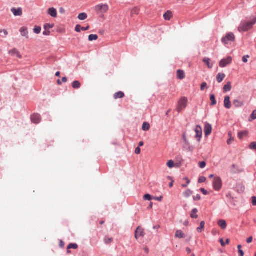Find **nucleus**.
Wrapping results in <instances>:
<instances>
[{"instance_id":"1","label":"nucleus","mask_w":256,"mask_h":256,"mask_svg":"<svg viewBox=\"0 0 256 256\" xmlns=\"http://www.w3.org/2000/svg\"><path fill=\"white\" fill-rule=\"evenodd\" d=\"M256 23V18H254L250 22H242L238 26V30L240 32H246L251 29Z\"/></svg>"},{"instance_id":"2","label":"nucleus","mask_w":256,"mask_h":256,"mask_svg":"<svg viewBox=\"0 0 256 256\" xmlns=\"http://www.w3.org/2000/svg\"><path fill=\"white\" fill-rule=\"evenodd\" d=\"M188 104V98L186 97L181 98L178 103V105L176 110L178 112H180L184 110Z\"/></svg>"},{"instance_id":"3","label":"nucleus","mask_w":256,"mask_h":256,"mask_svg":"<svg viewBox=\"0 0 256 256\" xmlns=\"http://www.w3.org/2000/svg\"><path fill=\"white\" fill-rule=\"evenodd\" d=\"M109 9V6L107 4H100L94 7L95 10L98 14L106 13Z\"/></svg>"},{"instance_id":"4","label":"nucleus","mask_w":256,"mask_h":256,"mask_svg":"<svg viewBox=\"0 0 256 256\" xmlns=\"http://www.w3.org/2000/svg\"><path fill=\"white\" fill-rule=\"evenodd\" d=\"M214 189L216 191H219L222 186V180L220 177H214L212 182Z\"/></svg>"},{"instance_id":"5","label":"nucleus","mask_w":256,"mask_h":256,"mask_svg":"<svg viewBox=\"0 0 256 256\" xmlns=\"http://www.w3.org/2000/svg\"><path fill=\"white\" fill-rule=\"evenodd\" d=\"M235 40V36L232 32L228 33L224 38L222 40V42L225 44L229 43V42H234Z\"/></svg>"},{"instance_id":"6","label":"nucleus","mask_w":256,"mask_h":256,"mask_svg":"<svg viewBox=\"0 0 256 256\" xmlns=\"http://www.w3.org/2000/svg\"><path fill=\"white\" fill-rule=\"evenodd\" d=\"M232 61V58L230 56L222 60L219 63V66L221 68H224L228 64H230Z\"/></svg>"},{"instance_id":"7","label":"nucleus","mask_w":256,"mask_h":256,"mask_svg":"<svg viewBox=\"0 0 256 256\" xmlns=\"http://www.w3.org/2000/svg\"><path fill=\"white\" fill-rule=\"evenodd\" d=\"M194 130L196 134V138L198 142H200L202 136V128L200 126L198 125L196 126Z\"/></svg>"},{"instance_id":"8","label":"nucleus","mask_w":256,"mask_h":256,"mask_svg":"<svg viewBox=\"0 0 256 256\" xmlns=\"http://www.w3.org/2000/svg\"><path fill=\"white\" fill-rule=\"evenodd\" d=\"M144 230L140 226H138L135 232V238L136 239L140 237H143L144 236Z\"/></svg>"},{"instance_id":"9","label":"nucleus","mask_w":256,"mask_h":256,"mask_svg":"<svg viewBox=\"0 0 256 256\" xmlns=\"http://www.w3.org/2000/svg\"><path fill=\"white\" fill-rule=\"evenodd\" d=\"M31 120L34 124H38L41 120L40 116L38 114H34L32 115Z\"/></svg>"},{"instance_id":"10","label":"nucleus","mask_w":256,"mask_h":256,"mask_svg":"<svg viewBox=\"0 0 256 256\" xmlns=\"http://www.w3.org/2000/svg\"><path fill=\"white\" fill-rule=\"evenodd\" d=\"M204 131L206 136H209L212 131V126L210 124L206 123L204 128Z\"/></svg>"},{"instance_id":"11","label":"nucleus","mask_w":256,"mask_h":256,"mask_svg":"<svg viewBox=\"0 0 256 256\" xmlns=\"http://www.w3.org/2000/svg\"><path fill=\"white\" fill-rule=\"evenodd\" d=\"M11 11L14 16H21L22 14V10L21 8H19L17 9L12 8Z\"/></svg>"},{"instance_id":"12","label":"nucleus","mask_w":256,"mask_h":256,"mask_svg":"<svg viewBox=\"0 0 256 256\" xmlns=\"http://www.w3.org/2000/svg\"><path fill=\"white\" fill-rule=\"evenodd\" d=\"M231 102L230 101V98L229 96H226L224 97V106L230 109L231 108Z\"/></svg>"},{"instance_id":"13","label":"nucleus","mask_w":256,"mask_h":256,"mask_svg":"<svg viewBox=\"0 0 256 256\" xmlns=\"http://www.w3.org/2000/svg\"><path fill=\"white\" fill-rule=\"evenodd\" d=\"M20 32L21 34V35L22 36L26 37V38H28V28L26 27H22L20 29Z\"/></svg>"},{"instance_id":"14","label":"nucleus","mask_w":256,"mask_h":256,"mask_svg":"<svg viewBox=\"0 0 256 256\" xmlns=\"http://www.w3.org/2000/svg\"><path fill=\"white\" fill-rule=\"evenodd\" d=\"M9 54L14 56H16L20 58H22V56L16 48L9 51Z\"/></svg>"},{"instance_id":"15","label":"nucleus","mask_w":256,"mask_h":256,"mask_svg":"<svg viewBox=\"0 0 256 256\" xmlns=\"http://www.w3.org/2000/svg\"><path fill=\"white\" fill-rule=\"evenodd\" d=\"M48 14L53 18H56L57 16V11L56 9L54 8H50L48 10Z\"/></svg>"},{"instance_id":"16","label":"nucleus","mask_w":256,"mask_h":256,"mask_svg":"<svg viewBox=\"0 0 256 256\" xmlns=\"http://www.w3.org/2000/svg\"><path fill=\"white\" fill-rule=\"evenodd\" d=\"M186 237L185 234L181 230H177L175 233V238H182Z\"/></svg>"},{"instance_id":"17","label":"nucleus","mask_w":256,"mask_h":256,"mask_svg":"<svg viewBox=\"0 0 256 256\" xmlns=\"http://www.w3.org/2000/svg\"><path fill=\"white\" fill-rule=\"evenodd\" d=\"M211 60L208 58H204L203 59V62L206 64L209 68H211L213 66V64L210 62Z\"/></svg>"},{"instance_id":"18","label":"nucleus","mask_w":256,"mask_h":256,"mask_svg":"<svg viewBox=\"0 0 256 256\" xmlns=\"http://www.w3.org/2000/svg\"><path fill=\"white\" fill-rule=\"evenodd\" d=\"M218 224L222 230H225L226 228L227 224L226 220H220L218 221Z\"/></svg>"},{"instance_id":"19","label":"nucleus","mask_w":256,"mask_h":256,"mask_svg":"<svg viewBox=\"0 0 256 256\" xmlns=\"http://www.w3.org/2000/svg\"><path fill=\"white\" fill-rule=\"evenodd\" d=\"M233 104L236 108L242 107L244 105V102L238 100H234L233 101Z\"/></svg>"},{"instance_id":"20","label":"nucleus","mask_w":256,"mask_h":256,"mask_svg":"<svg viewBox=\"0 0 256 256\" xmlns=\"http://www.w3.org/2000/svg\"><path fill=\"white\" fill-rule=\"evenodd\" d=\"M177 77L180 80H182L185 78V73L182 70H178L177 71Z\"/></svg>"},{"instance_id":"21","label":"nucleus","mask_w":256,"mask_h":256,"mask_svg":"<svg viewBox=\"0 0 256 256\" xmlns=\"http://www.w3.org/2000/svg\"><path fill=\"white\" fill-rule=\"evenodd\" d=\"M124 96V94L122 92H118L114 95V98L116 100L123 98Z\"/></svg>"},{"instance_id":"22","label":"nucleus","mask_w":256,"mask_h":256,"mask_svg":"<svg viewBox=\"0 0 256 256\" xmlns=\"http://www.w3.org/2000/svg\"><path fill=\"white\" fill-rule=\"evenodd\" d=\"M172 12L168 10L164 14V18L165 20H169L172 18Z\"/></svg>"},{"instance_id":"23","label":"nucleus","mask_w":256,"mask_h":256,"mask_svg":"<svg viewBox=\"0 0 256 256\" xmlns=\"http://www.w3.org/2000/svg\"><path fill=\"white\" fill-rule=\"evenodd\" d=\"M226 75L224 74L219 73L216 76V80L218 82H221L224 78H225Z\"/></svg>"},{"instance_id":"24","label":"nucleus","mask_w":256,"mask_h":256,"mask_svg":"<svg viewBox=\"0 0 256 256\" xmlns=\"http://www.w3.org/2000/svg\"><path fill=\"white\" fill-rule=\"evenodd\" d=\"M198 210L196 208H194L192 210L190 214V217L192 218H198V215L197 214Z\"/></svg>"},{"instance_id":"25","label":"nucleus","mask_w":256,"mask_h":256,"mask_svg":"<svg viewBox=\"0 0 256 256\" xmlns=\"http://www.w3.org/2000/svg\"><path fill=\"white\" fill-rule=\"evenodd\" d=\"M232 89L231 82H228L224 87V92H229Z\"/></svg>"},{"instance_id":"26","label":"nucleus","mask_w":256,"mask_h":256,"mask_svg":"<svg viewBox=\"0 0 256 256\" xmlns=\"http://www.w3.org/2000/svg\"><path fill=\"white\" fill-rule=\"evenodd\" d=\"M81 86V84L78 80H75L72 83V87L74 89L79 88Z\"/></svg>"},{"instance_id":"27","label":"nucleus","mask_w":256,"mask_h":256,"mask_svg":"<svg viewBox=\"0 0 256 256\" xmlns=\"http://www.w3.org/2000/svg\"><path fill=\"white\" fill-rule=\"evenodd\" d=\"M88 18V15L85 12L80 13L78 16V18L80 20H84Z\"/></svg>"},{"instance_id":"28","label":"nucleus","mask_w":256,"mask_h":256,"mask_svg":"<svg viewBox=\"0 0 256 256\" xmlns=\"http://www.w3.org/2000/svg\"><path fill=\"white\" fill-rule=\"evenodd\" d=\"M205 222L204 221H202L200 223V226L196 228L197 231L198 232H201L204 228Z\"/></svg>"},{"instance_id":"29","label":"nucleus","mask_w":256,"mask_h":256,"mask_svg":"<svg viewBox=\"0 0 256 256\" xmlns=\"http://www.w3.org/2000/svg\"><path fill=\"white\" fill-rule=\"evenodd\" d=\"M150 128V124L149 123L147 122H144L143 123L142 130L144 131H148Z\"/></svg>"},{"instance_id":"30","label":"nucleus","mask_w":256,"mask_h":256,"mask_svg":"<svg viewBox=\"0 0 256 256\" xmlns=\"http://www.w3.org/2000/svg\"><path fill=\"white\" fill-rule=\"evenodd\" d=\"M140 10L138 8L135 7L131 10V15H138L139 14Z\"/></svg>"},{"instance_id":"31","label":"nucleus","mask_w":256,"mask_h":256,"mask_svg":"<svg viewBox=\"0 0 256 256\" xmlns=\"http://www.w3.org/2000/svg\"><path fill=\"white\" fill-rule=\"evenodd\" d=\"M166 165L170 168H172L175 166H177V164H175L174 162L172 160H168L166 164Z\"/></svg>"},{"instance_id":"32","label":"nucleus","mask_w":256,"mask_h":256,"mask_svg":"<svg viewBox=\"0 0 256 256\" xmlns=\"http://www.w3.org/2000/svg\"><path fill=\"white\" fill-rule=\"evenodd\" d=\"M192 194V192L190 190H187L184 193L183 195L186 198L190 197Z\"/></svg>"},{"instance_id":"33","label":"nucleus","mask_w":256,"mask_h":256,"mask_svg":"<svg viewBox=\"0 0 256 256\" xmlns=\"http://www.w3.org/2000/svg\"><path fill=\"white\" fill-rule=\"evenodd\" d=\"M98 38V36L96 34H90L88 36V40L90 41L96 40Z\"/></svg>"},{"instance_id":"34","label":"nucleus","mask_w":256,"mask_h":256,"mask_svg":"<svg viewBox=\"0 0 256 256\" xmlns=\"http://www.w3.org/2000/svg\"><path fill=\"white\" fill-rule=\"evenodd\" d=\"M210 100H211V105L214 106L216 104V101L215 99V96L214 94H211L210 96Z\"/></svg>"},{"instance_id":"35","label":"nucleus","mask_w":256,"mask_h":256,"mask_svg":"<svg viewBox=\"0 0 256 256\" xmlns=\"http://www.w3.org/2000/svg\"><path fill=\"white\" fill-rule=\"evenodd\" d=\"M104 242L106 244H110L113 242V238H112L105 237L104 238Z\"/></svg>"},{"instance_id":"36","label":"nucleus","mask_w":256,"mask_h":256,"mask_svg":"<svg viewBox=\"0 0 256 256\" xmlns=\"http://www.w3.org/2000/svg\"><path fill=\"white\" fill-rule=\"evenodd\" d=\"M242 246L241 245H238V252L239 256H244V252L242 250Z\"/></svg>"},{"instance_id":"37","label":"nucleus","mask_w":256,"mask_h":256,"mask_svg":"<svg viewBox=\"0 0 256 256\" xmlns=\"http://www.w3.org/2000/svg\"><path fill=\"white\" fill-rule=\"evenodd\" d=\"M54 24H46L44 25V29L45 30H49L50 28H54Z\"/></svg>"},{"instance_id":"38","label":"nucleus","mask_w":256,"mask_h":256,"mask_svg":"<svg viewBox=\"0 0 256 256\" xmlns=\"http://www.w3.org/2000/svg\"><path fill=\"white\" fill-rule=\"evenodd\" d=\"M34 32L36 34H39L41 32V28L39 26H35Z\"/></svg>"},{"instance_id":"39","label":"nucleus","mask_w":256,"mask_h":256,"mask_svg":"<svg viewBox=\"0 0 256 256\" xmlns=\"http://www.w3.org/2000/svg\"><path fill=\"white\" fill-rule=\"evenodd\" d=\"M78 246L76 244H70L68 246V249H70V248L76 249L78 248Z\"/></svg>"},{"instance_id":"40","label":"nucleus","mask_w":256,"mask_h":256,"mask_svg":"<svg viewBox=\"0 0 256 256\" xmlns=\"http://www.w3.org/2000/svg\"><path fill=\"white\" fill-rule=\"evenodd\" d=\"M144 199L146 200H150L152 196L150 194H146L144 196Z\"/></svg>"},{"instance_id":"41","label":"nucleus","mask_w":256,"mask_h":256,"mask_svg":"<svg viewBox=\"0 0 256 256\" xmlns=\"http://www.w3.org/2000/svg\"><path fill=\"white\" fill-rule=\"evenodd\" d=\"M247 132H242L238 133V138L242 139L244 136L246 134Z\"/></svg>"},{"instance_id":"42","label":"nucleus","mask_w":256,"mask_h":256,"mask_svg":"<svg viewBox=\"0 0 256 256\" xmlns=\"http://www.w3.org/2000/svg\"><path fill=\"white\" fill-rule=\"evenodd\" d=\"M250 118L252 120L256 119V110H254L250 115Z\"/></svg>"},{"instance_id":"43","label":"nucleus","mask_w":256,"mask_h":256,"mask_svg":"<svg viewBox=\"0 0 256 256\" xmlns=\"http://www.w3.org/2000/svg\"><path fill=\"white\" fill-rule=\"evenodd\" d=\"M206 88H208L207 84L205 82H204L201 84L200 90H204Z\"/></svg>"},{"instance_id":"44","label":"nucleus","mask_w":256,"mask_h":256,"mask_svg":"<svg viewBox=\"0 0 256 256\" xmlns=\"http://www.w3.org/2000/svg\"><path fill=\"white\" fill-rule=\"evenodd\" d=\"M250 148L252 150H256V142H252L250 145Z\"/></svg>"},{"instance_id":"45","label":"nucleus","mask_w":256,"mask_h":256,"mask_svg":"<svg viewBox=\"0 0 256 256\" xmlns=\"http://www.w3.org/2000/svg\"><path fill=\"white\" fill-rule=\"evenodd\" d=\"M228 136H229L230 137V138L228 140H227V144H231L232 142V141H234V138H232V136H230V133H228Z\"/></svg>"},{"instance_id":"46","label":"nucleus","mask_w":256,"mask_h":256,"mask_svg":"<svg viewBox=\"0 0 256 256\" xmlns=\"http://www.w3.org/2000/svg\"><path fill=\"white\" fill-rule=\"evenodd\" d=\"M206 180V178L204 176H200L198 179V182L202 183Z\"/></svg>"},{"instance_id":"47","label":"nucleus","mask_w":256,"mask_h":256,"mask_svg":"<svg viewBox=\"0 0 256 256\" xmlns=\"http://www.w3.org/2000/svg\"><path fill=\"white\" fill-rule=\"evenodd\" d=\"M81 28L82 26L79 25V24H77L76 26V28H75V30L76 32H80V30H81Z\"/></svg>"},{"instance_id":"48","label":"nucleus","mask_w":256,"mask_h":256,"mask_svg":"<svg viewBox=\"0 0 256 256\" xmlns=\"http://www.w3.org/2000/svg\"><path fill=\"white\" fill-rule=\"evenodd\" d=\"M193 198L194 200H200L201 197L200 194H198L196 196H194Z\"/></svg>"},{"instance_id":"49","label":"nucleus","mask_w":256,"mask_h":256,"mask_svg":"<svg viewBox=\"0 0 256 256\" xmlns=\"http://www.w3.org/2000/svg\"><path fill=\"white\" fill-rule=\"evenodd\" d=\"M206 166V163L204 162H202L199 163V166L202 168H204Z\"/></svg>"},{"instance_id":"50","label":"nucleus","mask_w":256,"mask_h":256,"mask_svg":"<svg viewBox=\"0 0 256 256\" xmlns=\"http://www.w3.org/2000/svg\"><path fill=\"white\" fill-rule=\"evenodd\" d=\"M249 58V56H245L242 58V62L244 63L248 62V58Z\"/></svg>"},{"instance_id":"51","label":"nucleus","mask_w":256,"mask_h":256,"mask_svg":"<svg viewBox=\"0 0 256 256\" xmlns=\"http://www.w3.org/2000/svg\"><path fill=\"white\" fill-rule=\"evenodd\" d=\"M3 32L5 36L8 34V32L6 30L0 29V33Z\"/></svg>"},{"instance_id":"52","label":"nucleus","mask_w":256,"mask_h":256,"mask_svg":"<svg viewBox=\"0 0 256 256\" xmlns=\"http://www.w3.org/2000/svg\"><path fill=\"white\" fill-rule=\"evenodd\" d=\"M50 32L49 30H46L43 32V34L44 36H49L50 34Z\"/></svg>"},{"instance_id":"53","label":"nucleus","mask_w":256,"mask_h":256,"mask_svg":"<svg viewBox=\"0 0 256 256\" xmlns=\"http://www.w3.org/2000/svg\"><path fill=\"white\" fill-rule=\"evenodd\" d=\"M141 150L139 147H138L136 148L135 153L137 154H138L140 153Z\"/></svg>"},{"instance_id":"54","label":"nucleus","mask_w":256,"mask_h":256,"mask_svg":"<svg viewBox=\"0 0 256 256\" xmlns=\"http://www.w3.org/2000/svg\"><path fill=\"white\" fill-rule=\"evenodd\" d=\"M252 240H253V238L252 236H250V238H248L247 240H246V242L248 243V244H250L252 242Z\"/></svg>"},{"instance_id":"55","label":"nucleus","mask_w":256,"mask_h":256,"mask_svg":"<svg viewBox=\"0 0 256 256\" xmlns=\"http://www.w3.org/2000/svg\"><path fill=\"white\" fill-rule=\"evenodd\" d=\"M200 191L202 192V194L204 195H207L208 194V192H207V190H204V188H202L200 189Z\"/></svg>"},{"instance_id":"56","label":"nucleus","mask_w":256,"mask_h":256,"mask_svg":"<svg viewBox=\"0 0 256 256\" xmlns=\"http://www.w3.org/2000/svg\"><path fill=\"white\" fill-rule=\"evenodd\" d=\"M153 199L155 200H157L159 202H160L162 201V196H160V197H154L153 198Z\"/></svg>"},{"instance_id":"57","label":"nucleus","mask_w":256,"mask_h":256,"mask_svg":"<svg viewBox=\"0 0 256 256\" xmlns=\"http://www.w3.org/2000/svg\"><path fill=\"white\" fill-rule=\"evenodd\" d=\"M252 204L254 206H256V197L254 196V197H252Z\"/></svg>"},{"instance_id":"58","label":"nucleus","mask_w":256,"mask_h":256,"mask_svg":"<svg viewBox=\"0 0 256 256\" xmlns=\"http://www.w3.org/2000/svg\"><path fill=\"white\" fill-rule=\"evenodd\" d=\"M90 29V26H88L86 27V28H84V27H82L81 28V30L83 31H86V30H88Z\"/></svg>"},{"instance_id":"59","label":"nucleus","mask_w":256,"mask_h":256,"mask_svg":"<svg viewBox=\"0 0 256 256\" xmlns=\"http://www.w3.org/2000/svg\"><path fill=\"white\" fill-rule=\"evenodd\" d=\"M187 150L190 152H192L194 150V148L190 146H188Z\"/></svg>"},{"instance_id":"60","label":"nucleus","mask_w":256,"mask_h":256,"mask_svg":"<svg viewBox=\"0 0 256 256\" xmlns=\"http://www.w3.org/2000/svg\"><path fill=\"white\" fill-rule=\"evenodd\" d=\"M220 244H221V245H222V246H225V244L224 243V240H222V239H220Z\"/></svg>"},{"instance_id":"61","label":"nucleus","mask_w":256,"mask_h":256,"mask_svg":"<svg viewBox=\"0 0 256 256\" xmlns=\"http://www.w3.org/2000/svg\"><path fill=\"white\" fill-rule=\"evenodd\" d=\"M66 81H67V78H66V77H64V78H62V82H66Z\"/></svg>"},{"instance_id":"62","label":"nucleus","mask_w":256,"mask_h":256,"mask_svg":"<svg viewBox=\"0 0 256 256\" xmlns=\"http://www.w3.org/2000/svg\"><path fill=\"white\" fill-rule=\"evenodd\" d=\"M186 252H188V254H190L191 252H192L190 248H186Z\"/></svg>"},{"instance_id":"63","label":"nucleus","mask_w":256,"mask_h":256,"mask_svg":"<svg viewBox=\"0 0 256 256\" xmlns=\"http://www.w3.org/2000/svg\"><path fill=\"white\" fill-rule=\"evenodd\" d=\"M184 180H186L187 184H188L190 183V180L188 178H186Z\"/></svg>"},{"instance_id":"64","label":"nucleus","mask_w":256,"mask_h":256,"mask_svg":"<svg viewBox=\"0 0 256 256\" xmlns=\"http://www.w3.org/2000/svg\"><path fill=\"white\" fill-rule=\"evenodd\" d=\"M144 142H140L138 144L139 146H144Z\"/></svg>"}]
</instances>
